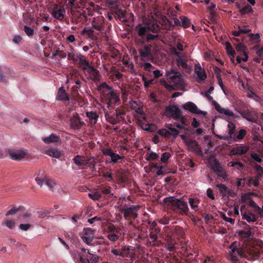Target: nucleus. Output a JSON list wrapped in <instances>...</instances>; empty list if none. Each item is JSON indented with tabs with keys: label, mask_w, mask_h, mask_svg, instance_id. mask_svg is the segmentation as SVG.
Instances as JSON below:
<instances>
[{
	"label": "nucleus",
	"mask_w": 263,
	"mask_h": 263,
	"mask_svg": "<svg viewBox=\"0 0 263 263\" xmlns=\"http://www.w3.org/2000/svg\"><path fill=\"white\" fill-rule=\"evenodd\" d=\"M160 28L155 23L148 24H138L136 27L137 35L135 37V43L141 59L151 57L152 44L157 41L159 35L158 32Z\"/></svg>",
	"instance_id": "obj_1"
},
{
	"label": "nucleus",
	"mask_w": 263,
	"mask_h": 263,
	"mask_svg": "<svg viewBox=\"0 0 263 263\" xmlns=\"http://www.w3.org/2000/svg\"><path fill=\"white\" fill-rule=\"evenodd\" d=\"M97 89L109 109L112 108L115 105L120 104V99L119 93L106 82H103L98 85Z\"/></svg>",
	"instance_id": "obj_2"
},
{
	"label": "nucleus",
	"mask_w": 263,
	"mask_h": 263,
	"mask_svg": "<svg viewBox=\"0 0 263 263\" xmlns=\"http://www.w3.org/2000/svg\"><path fill=\"white\" fill-rule=\"evenodd\" d=\"M163 202L168 206H170L174 212L179 213L182 215H186L188 213L189 209L187 204L183 200L171 196L165 198L163 199Z\"/></svg>",
	"instance_id": "obj_3"
},
{
	"label": "nucleus",
	"mask_w": 263,
	"mask_h": 263,
	"mask_svg": "<svg viewBox=\"0 0 263 263\" xmlns=\"http://www.w3.org/2000/svg\"><path fill=\"white\" fill-rule=\"evenodd\" d=\"M228 259L232 263H240V259L245 257L243 250L239 242L234 241L229 247Z\"/></svg>",
	"instance_id": "obj_4"
},
{
	"label": "nucleus",
	"mask_w": 263,
	"mask_h": 263,
	"mask_svg": "<svg viewBox=\"0 0 263 263\" xmlns=\"http://www.w3.org/2000/svg\"><path fill=\"white\" fill-rule=\"evenodd\" d=\"M235 110L238 112L241 116L247 120L256 123V118L255 114L249 109L248 105L245 104L243 102L240 101L237 104V106Z\"/></svg>",
	"instance_id": "obj_5"
},
{
	"label": "nucleus",
	"mask_w": 263,
	"mask_h": 263,
	"mask_svg": "<svg viewBox=\"0 0 263 263\" xmlns=\"http://www.w3.org/2000/svg\"><path fill=\"white\" fill-rule=\"evenodd\" d=\"M105 112V118L106 120L112 124H116L121 121L124 120L125 111L124 109L117 108L115 112L109 111Z\"/></svg>",
	"instance_id": "obj_6"
},
{
	"label": "nucleus",
	"mask_w": 263,
	"mask_h": 263,
	"mask_svg": "<svg viewBox=\"0 0 263 263\" xmlns=\"http://www.w3.org/2000/svg\"><path fill=\"white\" fill-rule=\"evenodd\" d=\"M166 76L177 89H180L184 87L183 79L179 72L174 70L166 71Z\"/></svg>",
	"instance_id": "obj_7"
},
{
	"label": "nucleus",
	"mask_w": 263,
	"mask_h": 263,
	"mask_svg": "<svg viewBox=\"0 0 263 263\" xmlns=\"http://www.w3.org/2000/svg\"><path fill=\"white\" fill-rule=\"evenodd\" d=\"M139 205H132L129 208H123L121 212H123L124 217L126 220L130 218L136 219L138 216L137 212L140 209Z\"/></svg>",
	"instance_id": "obj_8"
},
{
	"label": "nucleus",
	"mask_w": 263,
	"mask_h": 263,
	"mask_svg": "<svg viewBox=\"0 0 263 263\" xmlns=\"http://www.w3.org/2000/svg\"><path fill=\"white\" fill-rule=\"evenodd\" d=\"M181 110L176 105H170L166 107L164 114L168 118L178 120L181 115Z\"/></svg>",
	"instance_id": "obj_9"
},
{
	"label": "nucleus",
	"mask_w": 263,
	"mask_h": 263,
	"mask_svg": "<svg viewBox=\"0 0 263 263\" xmlns=\"http://www.w3.org/2000/svg\"><path fill=\"white\" fill-rule=\"evenodd\" d=\"M77 58L79 60L78 67L80 68L84 73L86 74V72L93 66L91 65L89 62L86 60L85 57L81 53L76 54Z\"/></svg>",
	"instance_id": "obj_10"
},
{
	"label": "nucleus",
	"mask_w": 263,
	"mask_h": 263,
	"mask_svg": "<svg viewBox=\"0 0 263 263\" xmlns=\"http://www.w3.org/2000/svg\"><path fill=\"white\" fill-rule=\"evenodd\" d=\"M110 252L115 256H119L122 257H131L129 247L126 246H120L117 249H111Z\"/></svg>",
	"instance_id": "obj_11"
},
{
	"label": "nucleus",
	"mask_w": 263,
	"mask_h": 263,
	"mask_svg": "<svg viewBox=\"0 0 263 263\" xmlns=\"http://www.w3.org/2000/svg\"><path fill=\"white\" fill-rule=\"evenodd\" d=\"M182 108L184 110H188L190 112L203 116H205L207 112L199 109L196 105L192 102H187L182 105Z\"/></svg>",
	"instance_id": "obj_12"
},
{
	"label": "nucleus",
	"mask_w": 263,
	"mask_h": 263,
	"mask_svg": "<svg viewBox=\"0 0 263 263\" xmlns=\"http://www.w3.org/2000/svg\"><path fill=\"white\" fill-rule=\"evenodd\" d=\"M240 210L242 219L246 220L249 223L256 221L259 216H256L255 214L250 212H247L246 210L245 205H241Z\"/></svg>",
	"instance_id": "obj_13"
},
{
	"label": "nucleus",
	"mask_w": 263,
	"mask_h": 263,
	"mask_svg": "<svg viewBox=\"0 0 263 263\" xmlns=\"http://www.w3.org/2000/svg\"><path fill=\"white\" fill-rule=\"evenodd\" d=\"M249 146L244 144H239L234 147L230 151V156H241L247 153Z\"/></svg>",
	"instance_id": "obj_14"
},
{
	"label": "nucleus",
	"mask_w": 263,
	"mask_h": 263,
	"mask_svg": "<svg viewBox=\"0 0 263 263\" xmlns=\"http://www.w3.org/2000/svg\"><path fill=\"white\" fill-rule=\"evenodd\" d=\"M185 144L190 151L194 152L196 155H202L201 147L196 140L191 139L187 140L185 141Z\"/></svg>",
	"instance_id": "obj_15"
},
{
	"label": "nucleus",
	"mask_w": 263,
	"mask_h": 263,
	"mask_svg": "<svg viewBox=\"0 0 263 263\" xmlns=\"http://www.w3.org/2000/svg\"><path fill=\"white\" fill-rule=\"evenodd\" d=\"M175 54L177 57L176 59L177 64L178 66H181L183 69H187L188 65L187 64V58L186 55L178 52H175Z\"/></svg>",
	"instance_id": "obj_16"
},
{
	"label": "nucleus",
	"mask_w": 263,
	"mask_h": 263,
	"mask_svg": "<svg viewBox=\"0 0 263 263\" xmlns=\"http://www.w3.org/2000/svg\"><path fill=\"white\" fill-rule=\"evenodd\" d=\"M249 256H245L248 260L254 261L258 259L261 255L260 250L257 247H253L248 251Z\"/></svg>",
	"instance_id": "obj_17"
},
{
	"label": "nucleus",
	"mask_w": 263,
	"mask_h": 263,
	"mask_svg": "<svg viewBox=\"0 0 263 263\" xmlns=\"http://www.w3.org/2000/svg\"><path fill=\"white\" fill-rule=\"evenodd\" d=\"M35 180L41 187L43 186V183H45L50 190H52L56 184L53 180L49 179L47 177H44L43 179H40L39 177H36Z\"/></svg>",
	"instance_id": "obj_18"
},
{
	"label": "nucleus",
	"mask_w": 263,
	"mask_h": 263,
	"mask_svg": "<svg viewBox=\"0 0 263 263\" xmlns=\"http://www.w3.org/2000/svg\"><path fill=\"white\" fill-rule=\"evenodd\" d=\"M86 73L88 74L87 77L88 80H92L93 82H98L100 80L101 75L100 72L93 66H92L88 72H86Z\"/></svg>",
	"instance_id": "obj_19"
},
{
	"label": "nucleus",
	"mask_w": 263,
	"mask_h": 263,
	"mask_svg": "<svg viewBox=\"0 0 263 263\" xmlns=\"http://www.w3.org/2000/svg\"><path fill=\"white\" fill-rule=\"evenodd\" d=\"M102 153L104 155L110 156L111 159V161L114 163H117L119 160L122 159L123 158V157H121L119 155L114 153L112 149L110 148L103 149Z\"/></svg>",
	"instance_id": "obj_20"
},
{
	"label": "nucleus",
	"mask_w": 263,
	"mask_h": 263,
	"mask_svg": "<svg viewBox=\"0 0 263 263\" xmlns=\"http://www.w3.org/2000/svg\"><path fill=\"white\" fill-rule=\"evenodd\" d=\"M85 125L84 121L80 119V118L77 115L70 121V126L74 129H79Z\"/></svg>",
	"instance_id": "obj_21"
},
{
	"label": "nucleus",
	"mask_w": 263,
	"mask_h": 263,
	"mask_svg": "<svg viewBox=\"0 0 263 263\" xmlns=\"http://www.w3.org/2000/svg\"><path fill=\"white\" fill-rule=\"evenodd\" d=\"M92 26L94 29L99 31H102L104 26L103 17L100 16L95 18L92 22Z\"/></svg>",
	"instance_id": "obj_22"
},
{
	"label": "nucleus",
	"mask_w": 263,
	"mask_h": 263,
	"mask_svg": "<svg viewBox=\"0 0 263 263\" xmlns=\"http://www.w3.org/2000/svg\"><path fill=\"white\" fill-rule=\"evenodd\" d=\"M56 100L62 101H69L70 100L69 97L63 87H61L59 89L56 96Z\"/></svg>",
	"instance_id": "obj_23"
},
{
	"label": "nucleus",
	"mask_w": 263,
	"mask_h": 263,
	"mask_svg": "<svg viewBox=\"0 0 263 263\" xmlns=\"http://www.w3.org/2000/svg\"><path fill=\"white\" fill-rule=\"evenodd\" d=\"M212 104L214 106L215 109L220 114H223L226 116L233 115V112L232 110L221 107V106L215 101L213 100Z\"/></svg>",
	"instance_id": "obj_24"
},
{
	"label": "nucleus",
	"mask_w": 263,
	"mask_h": 263,
	"mask_svg": "<svg viewBox=\"0 0 263 263\" xmlns=\"http://www.w3.org/2000/svg\"><path fill=\"white\" fill-rule=\"evenodd\" d=\"M247 132L244 128L240 129L237 134L235 133V134L233 136V137L231 139V141L233 142H239L243 139V138L247 135Z\"/></svg>",
	"instance_id": "obj_25"
},
{
	"label": "nucleus",
	"mask_w": 263,
	"mask_h": 263,
	"mask_svg": "<svg viewBox=\"0 0 263 263\" xmlns=\"http://www.w3.org/2000/svg\"><path fill=\"white\" fill-rule=\"evenodd\" d=\"M65 13L66 10L63 7H61L59 9L53 10L51 12L52 16L60 21H62L64 19Z\"/></svg>",
	"instance_id": "obj_26"
},
{
	"label": "nucleus",
	"mask_w": 263,
	"mask_h": 263,
	"mask_svg": "<svg viewBox=\"0 0 263 263\" xmlns=\"http://www.w3.org/2000/svg\"><path fill=\"white\" fill-rule=\"evenodd\" d=\"M216 187L218 189L219 193L222 199H226L228 192V187L224 184L218 183L216 185Z\"/></svg>",
	"instance_id": "obj_27"
},
{
	"label": "nucleus",
	"mask_w": 263,
	"mask_h": 263,
	"mask_svg": "<svg viewBox=\"0 0 263 263\" xmlns=\"http://www.w3.org/2000/svg\"><path fill=\"white\" fill-rule=\"evenodd\" d=\"M43 140L45 143L50 144L58 143L61 141V139L59 136L52 133L49 136L43 138Z\"/></svg>",
	"instance_id": "obj_28"
},
{
	"label": "nucleus",
	"mask_w": 263,
	"mask_h": 263,
	"mask_svg": "<svg viewBox=\"0 0 263 263\" xmlns=\"http://www.w3.org/2000/svg\"><path fill=\"white\" fill-rule=\"evenodd\" d=\"M242 224L245 225L246 228L247 229V231L241 230L238 232V234L242 237L249 239L253 234L251 231L250 226L248 225L245 222H242Z\"/></svg>",
	"instance_id": "obj_29"
},
{
	"label": "nucleus",
	"mask_w": 263,
	"mask_h": 263,
	"mask_svg": "<svg viewBox=\"0 0 263 263\" xmlns=\"http://www.w3.org/2000/svg\"><path fill=\"white\" fill-rule=\"evenodd\" d=\"M195 72L197 74V80L199 83H201L206 78V75L204 70H202L201 67L196 68Z\"/></svg>",
	"instance_id": "obj_30"
},
{
	"label": "nucleus",
	"mask_w": 263,
	"mask_h": 263,
	"mask_svg": "<svg viewBox=\"0 0 263 263\" xmlns=\"http://www.w3.org/2000/svg\"><path fill=\"white\" fill-rule=\"evenodd\" d=\"M73 162L79 166L86 165V159L81 155H77L73 159Z\"/></svg>",
	"instance_id": "obj_31"
},
{
	"label": "nucleus",
	"mask_w": 263,
	"mask_h": 263,
	"mask_svg": "<svg viewBox=\"0 0 263 263\" xmlns=\"http://www.w3.org/2000/svg\"><path fill=\"white\" fill-rule=\"evenodd\" d=\"M228 122V136L230 138V139H232V138L233 137V136L236 133V126L235 124H234L232 121H230L229 120H227Z\"/></svg>",
	"instance_id": "obj_32"
},
{
	"label": "nucleus",
	"mask_w": 263,
	"mask_h": 263,
	"mask_svg": "<svg viewBox=\"0 0 263 263\" xmlns=\"http://www.w3.org/2000/svg\"><path fill=\"white\" fill-rule=\"evenodd\" d=\"M11 159L14 160H20L24 158L26 155V153L23 151H17L10 153Z\"/></svg>",
	"instance_id": "obj_33"
},
{
	"label": "nucleus",
	"mask_w": 263,
	"mask_h": 263,
	"mask_svg": "<svg viewBox=\"0 0 263 263\" xmlns=\"http://www.w3.org/2000/svg\"><path fill=\"white\" fill-rule=\"evenodd\" d=\"M210 167L211 170L214 173H216L218 170L222 168L223 166L217 159H214L210 162Z\"/></svg>",
	"instance_id": "obj_34"
},
{
	"label": "nucleus",
	"mask_w": 263,
	"mask_h": 263,
	"mask_svg": "<svg viewBox=\"0 0 263 263\" xmlns=\"http://www.w3.org/2000/svg\"><path fill=\"white\" fill-rule=\"evenodd\" d=\"M160 228H149V237L153 240V241H156L158 238V234L160 232Z\"/></svg>",
	"instance_id": "obj_35"
},
{
	"label": "nucleus",
	"mask_w": 263,
	"mask_h": 263,
	"mask_svg": "<svg viewBox=\"0 0 263 263\" xmlns=\"http://www.w3.org/2000/svg\"><path fill=\"white\" fill-rule=\"evenodd\" d=\"M45 154L47 155L55 158H60L62 154L60 151L55 148H51L46 151Z\"/></svg>",
	"instance_id": "obj_36"
},
{
	"label": "nucleus",
	"mask_w": 263,
	"mask_h": 263,
	"mask_svg": "<svg viewBox=\"0 0 263 263\" xmlns=\"http://www.w3.org/2000/svg\"><path fill=\"white\" fill-rule=\"evenodd\" d=\"M234 40L236 41L237 43H233L236 50L238 52H242L243 53L246 52L247 47L242 43H240L239 40L234 38Z\"/></svg>",
	"instance_id": "obj_37"
},
{
	"label": "nucleus",
	"mask_w": 263,
	"mask_h": 263,
	"mask_svg": "<svg viewBox=\"0 0 263 263\" xmlns=\"http://www.w3.org/2000/svg\"><path fill=\"white\" fill-rule=\"evenodd\" d=\"M249 204L251 207L254 208V212L256 213L258 216L260 217L263 216V208L261 209L260 207H259L256 202H254L253 200H251L249 201Z\"/></svg>",
	"instance_id": "obj_38"
},
{
	"label": "nucleus",
	"mask_w": 263,
	"mask_h": 263,
	"mask_svg": "<svg viewBox=\"0 0 263 263\" xmlns=\"http://www.w3.org/2000/svg\"><path fill=\"white\" fill-rule=\"evenodd\" d=\"M87 117L89 118L91 124H95L99 117L97 113L94 111H88L86 112Z\"/></svg>",
	"instance_id": "obj_39"
},
{
	"label": "nucleus",
	"mask_w": 263,
	"mask_h": 263,
	"mask_svg": "<svg viewBox=\"0 0 263 263\" xmlns=\"http://www.w3.org/2000/svg\"><path fill=\"white\" fill-rule=\"evenodd\" d=\"M189 203L192 210L197 211L198 210V204L199 203V200L197 198H190Z\"/></svg>",
	"instance_id": "obj_40"
},
{
	"label": "nucleus",
	"mask_w": 263,
	"mask_h": 263,
	"mask_svg": "<svg viewBox=\"0 0 263 263\" xmlns=\"http://www.w3.org/2000/svg\"><path fill=\"white\" fill-rule=\"evenodd\" d=\"M216 173L218 178H221L224 180H227L228 179V175L223 167L218 170Z\"/></svg>",
	"instance_id": "obj_41"
},
{
	"label": "nucleus",
	"mask_w": 263,
	"mask_h": 263,
	"mask_svg": "<svg viewBox=\"0 0 263 263\" xmlns=\"http://www.w3.org/2000/svg\"><path fill=\"white\" fill-rule=\"evenodd\" d=\"M83 232L84 235L86 237H88L93 239L95 238V231L92 230L91 228H87L83 229Z\"/></svg>",
	"instance_id": "obj_42"
},
{
	"label": "nucleus",
	"mask_w": 263,
	"mask_h": 263,
	"mask_svg": "<svg viewBox=\"0 0 263 263\" xmlns=\"http://www.w3.org/2000/svg\"><path fill=\"white\" fill-rule=\"evenodd\" d=\"M180 18L182 22L181 26L184 28H187L190 26V20L186 16H181Z\"/></svg>",
	"instance_id": "obj_43"
},
{
	"label": "nucleus",
	"mask_w": 263,
	"mask_h": 263,
	"mask_svg": "<svg viewBox=\"0 0 263 263\" xmlns=\"http://www.w3.org/2000/svg\"><path fill=\"white\" fill-rule=\"evenodd\" d=\"M225 45L226 46L227 53L229 55L234 57V55L235 54V51L234 49L233 48L232 46H231L230 43H229V42H226Z\"/></svg>",
	"instance_id": "obj_44"
},
{
	"label": "nucleus",
	"mask_w": 263,
	"mask_h": 263,
	"mask_svg": "<svg viewBox=\"0 0 263 263\" xmlns=\"http://www.w3.org/2000/svg\"><path fill=\"white\" fill-rule=\"evenodd\" d=\"M253 11V9L249 5L247 4L243 8L239 10V12L241 15H244L247 13H251Z\"/></svg>",
	"instance_id": "obj_45"
},
{
	"label": "nucleus",
	"mask_w": 263,
	"mask_h": 263,
	"mask_svg": "<svg viewBox=\"0 0 263 263\" xmlns=\"http://www.w3.org/2000/svg\"><path fill=\"white\" fill-rule=\"evenodd\" d=\"M166 248L167 250L171 252H173L176 249L175 244L174 241L172 240H167V243L166 245Z\"/></svg>",
	"instance_id": "obj_46"
},
{
	"label": "nucleus",
	"mask_w": 263,
	"mask_h": 263,
	"mask_svg": "<svg viewBox=\"0 0 263 263\" xmlns=\"http://www.w3.org/2000/svg\"><path fill=\"white\" fill-rule=\"evenodd\" d=\"M174 232L178 235V237H183L185 234L183 229L178 226L175 227Z\"/></svg>",
	"instance_id": "obj_47"
},
{
	"label": "nucleus",
	"mask_w": 263,
	"mask_h": 263,
	"mask_svg": "<svg viewBox=\"0 0 263 263\" xmlns=\"http://www.w3.org/2000/svg\"><path fill=\"white\" fill-rule=\"evenodd\" d=\"M167 128L171 133V136H173L174 138H176L177 137L179 133L178 130L174 127H173V125L172 124H169L168 126H167Z\"/></svg>",
	"instance_id": "obj_48"
},
{
	"label": "nucleus",
	"mask_w": 263,
	"mask_h": 263,
	"mask_svg": "<svg viewBox=\"0 0 263 263\" xmlns=\"http://www.w3.org/2000/svg\"><path fill=\"white\" fill-rule=\"evenodd\" d=\"M15 221L13 220H6L3 223V224L6 226L10 229H13L15 228Z\"/></svg>",
	"instance_id": "obj_49"
},
{
	"label": "nucleus",
	"mask_w": 263,
	"mask_h": 263,
	"mask_svg": "<svg viewBox=\"0 0 263 263\" xmlns=\"http://www.w3.org/2000/svg\"><path fill=\"white\" fill-rule=\"evenodd\" d=\"M82 34H86L89 38L92 39H95L96 37L94 34V31L92 29H86L85 28L82 31Z\"/></svg>",
	"instance_id": "obj_50"
},
{
	"label": "nucleus",
	"mask_w": 263,
	"mask_h": 263,
	"mask_svg": "<svg viewBox=\"0 0 263 263\" xmlns=\"http://www.w3.org/2000/svg\"><path fill=\"white\" fill-rule=\"evenodd\" d=\"M254 168L257 172L256 176L261 178L263 176V168L260 165L256 164Z\"/></svg>",
	"instance_id": "obj_51"
},
{
	"label": "nucleus",
	"mask_w": 263,
	"mask_h": 263,
	"mask_svg": "<svg viewBox=\"0 0 263 263\" xmlns=\"http://www.w3.org/2000/svg\"><path fill=\"white\" fill-rule=\"evenodd\" d=\"M248 36L250 38V40L252 41H253L255 43H259L260 42V35L258 33H250L248 34Z\"/></svg>",
	"instance_id": "obj_52"
},
{
	"label": "nucleus",
	"mask_w": 263,
	"mask_h": 263,
	"mask_svg": "<svg viewBox=\"0 0 263 263\" xmlns=\"http://www.w3.org/2000/svg\"><path fill=\"white\" fill-rule=\"evenodd\" d=\"M158 133L161 136L167 137L171 136V133L170 130L165 128H162L158 130Z\"/></svg>",
	"instance_id": "obj_53"
},
{
	"label": "nucleus",
	"mask_w": 263,
	"mask_h": 263,
	"mask_svg": "<svg viewBox=\"0 0 263 263\" xmlns=\"http://www.w3.org/2000/svg\"><path fill=\"white\" fill-rule=\"evenodd\" d=\"M22 208V206H19L18 208H16V206H13L9 211L6 213V216H8L15 214L17 211L21 210Z\"/></svg>",
	"instance_id": "obj_54"
},
{
	"label": "nucleus",
	"mask_w": 263,
	"mask_h": 263,
	"mask_svg": "<svg viewBox=\"0 0 263 263\" xmlns=\"http://www.w3.org/2000/svg\"><path fill=\"white\" fill-rule=\"evenodd\" d=\"M260 180V178L256 176L255 177L254 179H253L252 178H250L249 180V184L252 183L253 185L257 187L259 184Z\"/></svg>",
	"instance_id": "obj_55"
},
{
	"label": "nucleus",
	"mask_w": 263,
	"mask_h": 263,
	"mask_svg": "<svg viewBox=\"0 0 263 263\" xmlns=\"http://www.w3.org/2000/svg\"><path fill=\"white\" fill-rule=\"evenodd\" d=\"M159 156L156 153L151 152L149 154L146 158V160L148 161L150 160H156L158 159Z\"/></svg>",
	"instance_id": "obj_56"
},
{
	"label": "nucleus",
	"mask_w": 263,
	"mask_h": 263,
	"mask_svg": "<svg viewBox=\"0 0 263 263\" xmlns=\"http://www.w3.org/2000/svg\"><path fill=\"white\" fill-rule=\"evenodd\" d=\"M253 48L256 50L257 56L263 58V47L259 48V46H255Z\"/></svg>",
	"instance_id": "obj_57"
},
{
	"label": "nucleus",
	"mask_w": 263,
	"mask_h": 263,
	"mask_svg": "<svg viewBox=\"0 0 263 263\" xmlns=\"http://www.w3.org/2000/svg\"><path fill=\"white\" fill-rule=\"evenodd\" d=\"M171 157V154L168 152H165L161 155V161L163 163H166Z\"/></svg>",
	"instance_id": "obj_58"
},
{
	"label": "nucleus",
	"mask_w": 263,
	"mask_h": 263,
	"mask_svg": "<svg viewBox=\"0 0 263 263\" xmlns=\"http://www.w3.org/2000/svg\"><path fill=\"white\" fill-rule=\"evenodd\" d=\"M88 197L92 200L95 201L98 200L101 197V195L98 192H96L93 194L89 193Z\"/></svg>",
	"instance_id": "obj_59"
},
{
	"label": "nucleus",
	"mask_w": 263,
	"mask_h": 263,
	"mask_svg": "<svg viewBox=\"0 0 263 263\" xmlns=\"http://www.w3.org/2000/svg\"><path fill=\"white\" fill-rule=\"evenodd\" d=\"M96 164L95 159L93 157L86 159V165H88L90 167H94Z\"/></svg>",
	"instance_id": "obj_60"
},
{
	"label": "nucleus",
	"mask_w": 263,
	"mask_h": 263,
	"mask_svg": "<svg viewBox=\"0 0 263 263\" xmlns=\"http://www.w3.org/2000/svg\"><path fill=\"white\" fill-rule=\"evenodd\" d=\"M24 30L28 36H32L34 34V30L27 26H24Z\"/></svg>",
	"instance_id": "obj_61"
},
{
	"label": "nucleus",
	"mask_w": 263,
	"mask_h": 263,
	"mask_svg": "<svg viewBox=\"0 0 263 263\" xmlns=\"http://www.w3.org/2000/svg\"><path fill=\"white\" fill-rule=\"evenodd\" d=\"M163 23H164V28L166 30H170L171 28L173 27V25L172 23L168 21L166 18L163 20Z\"/></svg>",
	"instance_id": "obj_62"
},
{
	"label": "nucleus",
	"mask_w": 263,
	"mask_h": 263,
	"mask_svg": "<svg viewBox=\"0 0 263 263\" xmlns=\"http://www.w3.org/2000/svg\"><path fill=\"white\" fill-rule=\"evenodd\" d=\"M8 70V69L6 67L0 66V81H4V78L5 77L4 76V73Z\"/></svg>",
	"instance_id": "obj_63"
},
{
	"label": "nucleus",
	"mask_w": 263,
	"mask_h": 263,
	"mask_svg": "<svg viewBox=\"0 0 263 263\" xmlns=\"http://www.w3.org/2000/svg\"><path fill=\"white\" fill-rule=\"evenodd\" d=\"M111 187L108 186H102L100 187L101 192L104 194H109L110 193Z\"/></svg>",
	"instance_id": "obj_64"
}]
</instances>
